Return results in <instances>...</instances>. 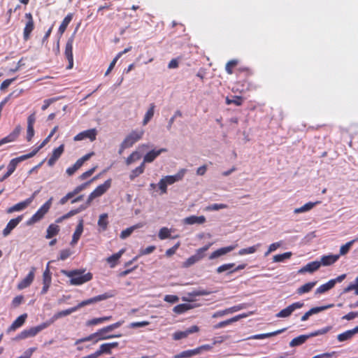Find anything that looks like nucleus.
<instances>
[{
	"label": "nucleus",
	"mask_w": 358,
	"mask_h": 358,
	"mask_svg": "<svg viewBox=\"0 0 358 358\" xmlns=\"http://www.w3.org/2000/svg\"><path fill=\"white\" fill-rule=\"evenodd\" d=\"M67 277L70 278V283L73 285H82L85 282L90 281L92 278L91 273H84L83 270H73V271H62Z\"/></svg>",
	"instance_id": "nucleus-1"
},
{
	"label": "nucleus",
	"mask_w": 358,
	"mask_h": 358,
	"mask_svg": "<svg viewBox=\"0 0 358 358\" xmlns=\"http://www.w3.org/2000/svg\"><path fill=\"white\" fill-rule=\"evenodd\" d=\"M187 170L182 169L180 170L176 175L166 176L161 178L157 184V187L160 190V194H164L167 192L168 185L174 184L175 182L182 180Z\"/></svg>",
	"instance_id": "nucleus-2"
},
{
	"label": "nucleus",
	"mask_w": 358,
	"mask_h": 358,
	"mask_svg": "<svg viewBox=\"0 0 358 358\" xmlns=\"http://www.w3.org/2000/svg\"><path fill=\"white\" fill-rule=\"evenodd\" d=\"M53 198L50 197L32 216L27 220V225H31L40 221L50 210Z\"/></svg>",
	"instance_id": "nucleus-3"
},
{
	"label": "nucleus",
	"mask_w": 358,
	"mask_h": 358,
	"mask_svg": "<svg viewBox=\"0 0 358 358\" xmlns=\"http://www.w3.org/2000/svg\"><path fill=\"white\" fill-rule=\"evenodd\" d=\"M48 327V324H46L45 322L41 323V324L33 327L29 329H27L21 331L15 338V339H25L27 338H31L35 336L37 334H38L42 330L46 329Z\"/></svg>",
	"instance_id": "nucleus-4"
},
{
	"label": "nucleus",
	"mask_w": 358,
	"mask_h": 358,
	"mask_svg": "<svg viewBox=\"0 0 358 358\" xmlns=\"http://www.w3.org/2000/svg\"><path fill=\"white\" fill-rule=\"evenodd\" d=\"M115 294L116 293L115 291H109L103 294H100L91 299L83 301L80 303H79L76 307L77 308L78 310L79 308L84 307L85 306L91 305L92 303L113 297Z\"/></svg>",
	"instance_id": "nucleus-5"
},
{
	"label": "nucleus",
	"mask_w": 358,
	"mask_h": 358,
	"mask_svg": "<svg viewBox=\"0 0 358 358\" xmlns=\"http://www.w3.org/2000/svg\"><path fill=\"white\" fill-rule=\"evenodd\" d=\"M346 278L345 274H342L334 279L329 280L327 282L320 285L316 289V294H323L332 289L337 282H341Z\"/></svg>",
	"instance_id": "nucleus-6"
},
{
	"label": "nucleus",
	"mask_w": 358,
	"mask_h": 358,
	"mask_svg": "<svg viewBox=\"0 0 358 358\" xmlns=\"http://www.w3.org/2000/svg\"><path fill=\"white\" fill-rule=\"evenodd\" d=\"M144 134V131L142 129H136L129 133L124 139L123 142L129 147L131 148L137 141L142 138Z\"/></svg>",
	"instance_id": "nucleus-7"
},
{
	"label": "nucleus",
	"mask_w": 358,
	"mask_h": 358,
	"mask_svg": "<svg viewBox=\"0 0 358 358\" xmlns=\"http://www.w3.org/2000/svg\"><path fill=\"white\" fill-rule=\"evenodd\" d=\"M303 306V303L302 302H295L292 304L289 305L287 308L282 309L279 313L276 314L277 317L285 318L288 317L292 315V313L295 311L296 309H299L302 308Z\"/></svg>",
	"instance_id": "nucleus-8"
},
{
	"label": "nucleus",
	"mask_w": 358,
	"mask_h": 358,
	"mask_svg": "<svg viewBox=\"0 0 358 358\" xmlns=\"http://www.w3.org/2000/svg\"><path fill=\"white\" fill-rule=\"evenodd\" d=\"M97 131L96 129H91L78 134L73 138L75 141H83L89 138L91 141L96 139Z\"/></svg>",
	"instance_id": "nucleus-9"
},
{
	"label": "nucleus",
	"mask_w": 358,
	"mask_h": 358,
	"mask_svg": "<svg viewBox=\"0 0 358 358\" xmlns=\"http://www.w3.org/2000/svg\"><path fill=\"white\" fill-rule=\"evenodd\" d=\"M73 36L69 38L66 43L65 47V56L69 61V66L68 69H71L73 65Z\"/></svg>",
	"instance_id": "nucleus-10"
},
{
	"label": "nucleus",
	"mask_w": 358,
	"mask_h": 358,
	"mask_svg": "<svg viewBox=\"0 0 358 358\" xmlns=\"http://www.w3.org/2000/svg\"><path fill=\"white\" fill-rule=\"evenodd\" d=\"M199 328L196 325H193L185 331H178L173 334V338L176 341L180 340L187 337L189 334L198 332Z\"/></svg>",
	"instance_id": "nucleus-11"
},
{
	"label": "nucleus",
	"mask_w": 358,
	"mask_h": 358,
	"mask_svg": "<svg viewBox=\"0 0 358 358\" xmlns=\"http://www.w3.org/2000/svg\"><path fill=\"white\" fill-rule=\"evenodd\" d=\"M25 17L27 20L23 31V37L25 41L29 38L30 34L34 28V24L32 15L30 13L25 14Z\"/></svg>",
	"instance_id": "nucleus-12"
},
{
	"label": "nucleus",
	"mask_w": 358,
	"mask_h": 358,
	"mask_svg": "<svg viewBox=\"0 0 358 358\" xmlns=\"http://www.w3.org/2000/svg\"><path fill=\"white\" fill-rule=\"evenodd\" d=\"M49 264H50V262L48 263L46 268L43 274V287L41 292V294H45L47 293V292L50 286V284H51L52 278H51V273H50V268H49Z\"/></svg>",
	"instance_id": "nucleus-13"
},
{
	"label": "nucleus",
	"mask_w": 358,
	"mask_h": 358,
	"mask_svg": "<svg viewBox=\"0 0 358 358\" xmlns=\"http://www.w3.org/2000/svg\"><path fill=\"white\" fill-rule=\"evenodd\" d=\"M35 271L36 268L34 267H32L29 273L27 274V275L18 283L17 288L19 289H25L31 284L34 279Z\"/></svg>",
	"instance_id": "nucleus-14"
},
{
	"label": "nucleus",
	"mask_w": 358,
	"mask_h": 358,
	"mask_svg": "<svg viewBox=\"0 0 358 358\" xmlns=\"http://www.w3.org/2000/svg\"><path fill=\"white\" fill-rule=\"evenodd\" d=\"M77 311V308L76 306L68 308L66 310H64L62 311H59L57 313H55L50 320L48 321H46L45 323L48 324V327L52 324L53 322H55L59 318L67 316L69 315H71V313Z\"/></svg>",
	"instance_id": "nucleus-15"
},
{
	"label": "nucleus",
	"mask_w": 358,
	"mask_h": 358,
	"mask_svg": "<svg viewBox=\"0 0 358 358\" xmlns=\"http://www.w3.org/2000/svg\"><path fill=\"white\" fill-rule=\"evenodd\" d=\"M248 316V315L246 313H243V314L236 315L230 319H228L227 320H224V321H222V322H220L216 324L215 325L213 326V329H217L224 328L226 326L229 325L234 322H236L240 320L241 319L245 318Z\"/></svg>",
	"instance_id": "nucleus-16"
},
{
	"label": "nucleus",
	"mask_w": 358,
	"mask_h": 358,
	"mask_svg": "<svg viewBox=\"0 0 358 358\" xmlns=\"http://www.w3.org/2000/svg\"><path fill=\"white\" fill-rule=\"evenodd\" d=\"M167 152L166 148H161L159 150H152L148 152L143 157V163H151L159 155L163 152Z\"/></svg>",
	"instance_id": "nucleus-17"
},
{
	"label": "nucleus",
	"mask_w": 358,
	"mask_h": 358,
	"mask_svg": "<svg viewBox=\"0 0 358 358\" xmlns=\"http://www.w3.org/2000/svg\"><path fill=\"white\" fill-rule=\"evenodd\" d=\"M22 220V215H19L16 218L10 220L7 224L6 227L3 230V236H8L11 231L14 229L17 225Z\"/></svg>",
	"instance_id": "nucleus-18"
},
{
	"label": "nucleus",
	"mask_w": 358,
	"mask_h": 358,
	"mask_svg": "<svg viewBox=\"0 0 358 358\" xmlns=\"http://www.w3.org/2000/svg\"><path fill=\"white\" fill-rule=\"evenodd\" d=\"M206 217L203 215L196 216L191 215L184 218L182 222L184 224L192 225V224H202L206 222Z\"/></svg>",
	"instance_id": "nucleus-19"
},
{
	"label": "nucleus",
	"mask_w": 358,
	"mask_h": 358,
	"mask_svg": "<svg viewBox=\"0 0 358 358\" xmlns=\"http://www.w3.org/2000/svg\"><path fill=\"white\" fill-rule=\"evenodd\" d=\"M31 203V199H27L26 200L21 201L15 205L8 208L6 210L7 213H13L14 212H18L23 210Z\"/></svg>",
	"instance_id": "nucleus-20"
},
{
	"label": "nucleus",
	"mask_w": 358,
	"mask_h": 358,
	"mask_svg": "<svg viewBox=\"0 0 358 358\" xmlns=\"http://www.w3.org/2000/svg\"><path fill=\"white\" fill-rule=\"evenodd\" d=\"M321 266V263L318 261H314L309 262L302 268H301L299 271V273H313L318 270Z\"/></svg>",
	"instance_id": "nucleus-21"
},
{
	"label": "nucleus",
	"mask_w": 358,
	"mask_h": 358,
	"mask_svg": "<svg viewBox=\"0 0 358 358\" xmlns=\"http://www.w3.org/2000/svg\"><path fill=\"white\" fill-rule=\"evenodd\" d=\"M333 306H334V304H329L327 306L313 308L310 309L308 312H306L301 317V320L302 322L306 321L309 318V317L313 315V314L318 313L322 310H324L331 308Z\"/></svg>",
	"instance_id": "nucleus-22"
},
{
	"label": "nucleus",
	"mask_w": 358,
	"mask_h": 358,
	"mask_svg": "<svg viewBox=\"0 0 358 358\" xmlns=\"http://www.w3.org/2000/svg\"><path fill=\"white\" fill-rule=\"evenodd\" d=\"M236 245H229V246H227V247L221 248L215 250V252H212L210 254V255L209 256V259H216V258H217V257H219L220 256L224 255L227 253L230 252L232 250H234L236 248Z\"/></svg>",
	"instance_id": "nucleus-23"
},
{
	"label": "nucleus",
	"mask_w": 358,
	"mask_h": 358,
	"mask_svg": "<svg viewBox=\"0 0 358 358\" xmlns=\"http://www.w3.org/2000/svg\"><path fill=\"white\" fill-rule=\"evenodd\" d=\"M111 186V179H108L104 183L99 185L92 193L99 197L103 194Z\"/></svg>",
	"instance_id": "nucleus-24"
},
{
	"label": "nucleus",
	"mask_w": 358,
	"mask_h": 358,
	"mask_svg": "<svg viewBox=\"0 0 358 358\" xmlns=\"http://www.w3.org/2000/svg\"><path fill=\"white\" fill-rule=\"evenodd\" d=\"M356 334H358V326L352 329L348 330L337 336V339L339 342H343L351 339Z\"/></svg>",
	"instance_id": "nucleus-25"
},
{
	"label": "nucleus",
	"mask_w": 358,
	"mask_h": 358,
	"mask_svg": "<svg viewBox=\"0 0 358 358\" xmlns=\"http://www.w3.org/2000/svg\"><path fill=\"white\" fill-rule=\"evenodd\" d=\"M64 145H61L57 148H55L52 154V156L48 161V164L50 166H53L57 160L60 157V156L62 155L64 152Z\"/></svg>",
	"instance_id": "nucleus-26"
},
{
	"label": "nucleus",
	"mask_w": 358,
	"mask_h": 358,
	"mask_svg": "<svg viewBox=\"0 0 358 358\" xmlns=\"http://www.w3.org/2000/svg\"><path fill=\"white\" fill-rule=\"evenodd\" d=\"M83 231V220H80L76 227V231L73 234L72 240L71 241V245H75L80 239Z\"/></svg>",
	"instance_id": "nucleus-27"
},
{
	"label": "nucleus",
	"mask_w": 358,
	"mask_h": 358,
	"mask_svg": "<svg viewBox=\"0 0 358 358\" xmlns=\"http://www.w3.org/2000/svg\"><path fill=\"white\" fill-rule=\"evenodd\" d=\"M27 317V315L26 313L21 315L19 316L10 326V327L8 329V331H15L17 329L20 328L23 325Z\"/></svg>",
	"instance_id": "nucleus-28"
},
{
	"label": "nucleus",
	"mask_w": 358,
	"mask_h": 358,
	"mask_svg": "<svg viewBox=\"0 0 358 358\" xmlns=\"http://www.w3.org/2000/svg\"><path fill=\"white\" fill-rule=\"evenodd\" d=\"M37 153V150H33L31 152L27 155H21L18 157L14 158L10 161L11 164H13L15 167H17V164L27 159H29L34 157Z\"/></svg>",
	"instance_id": "nucleus-29"
},
{
	"label": "nucleus",
	"mask_w": 358,
	"mask_h": 358,
	"mask_svg": "<svg viewBox=\"0 0 358 358\" xmlns=\"http://www.w3.org/2000/svg\"><path fill=\"white\" fill-rule=\"evenodd\" d=\"M339 259V255H329L322 256L321 258V266H329L335 263Z\"/></svg>",
	"instance_id": "nucleus-30"
},
{
	"label": "nucleus",
	"mask_w": 358,
	"mask_h": 358,
	"mask_svg": "<svg viewBox=\"0 0 358 358\" xmlns=\"http://www.w3.org/2000/svg\"><path fill=\"white\" fill-rule=\"evenodd\" d=\"M320 201L316 202H308L304 204L303 206L300 208H295L294 213L296 214L305 213L311 210L313 207H315L317 204L320 203Z\"/></svg>",
	"instance_id": "nucleus-31"
},
{
	"label": "nucleus",
	"mask_w": 358,
	"mask_h": 358,
	"mask_svg": "<svg viewBox=\"0 0 358 358\" xmlns=\"http://www.w3.org/2000/svg\"><path fill=\"white\" fill-rule=\"evenodd\" d=\"M59 232V227L56 224H51L47 229V234L45 238L48 239L52 238L57 236Z\"/></svg>",
	"instance_id": "nucleus-32"
},
{
	"label": "nucleus",
	"mask_w": 358,
	"mask_h": 358,
	"mask_svg": "<svg viewBox=\"0 0 358 358\" xmlns=\"http://www.w3.org/2000/svg\"><path fill=\"white\" fill-rule=\"evenodd\" d=\"M143 227V224L142 223H139V224H137L136 225H134V226H131L129 228H127L126 229L123 230L120 235V237L121 239H125L127 238V237H129L131 234L132 232L136 229H138V228H141Z\"/></svg>",
	"instance_id": "nucleus-33"
},
{
	"label": "nucleus",
	"mask_w": 358,
	"mask_h": 358,
	"mask_svg": "<svg viewBox=\"0 0 358 358\" xmlns=\"http://www.w3.org/2000/svg\"><path fill=\"white\" fill-rule=\"evenodd\" d=\"M72 18H73L72 13L68 14L64 17V19L63 20L62 24H60V26L59 27V30H58V32L59 33L60 35H62L64 34V32L66 29V27H68V25L71 22V21L72 20Z\"/></svg>",
	"instance_id": "nucleus-34"
},
{
	"label": "nucleus",
	"mask_w": 358,
	"mask_h": 358,
	"mask_svg": "<svg viewBox=\"0 0 358 358\" xmlns=\"http://www.w3.org/2000/svg\"><path fill=\"white\" fill-rule=\"evenodd\" d=\"M307 340H308V337L305 334L300 335V336L293 338L289 342V346L292 348L299 346V345L303 344Z\"/></svg>",
	"instance_id": "nucleus-35"
},
{
	"label": "nucleus",
	"mask_w": 358,
	"mask_h": 358,
	"mask_svg": "<svg viewBox=\"0 0 358 358\" xmlns=\"http://www.w3.org/2000/svg\"><path fill=\"white\" fill-rule=\"evenodd\" d=\"M261 243H257L249 248H243L238 251V255L243 256L245 255L253 254L257 252V250L259 249V248L261 247Z\"/></svg>",
	"instance_id": "nucleus-36"
},
{
	"label": "nucleus",
	"mask_w": 358,
	"mask_h": 358,
	"mask_svg": "<svg viewBox=\"0 0 358 358\" xmlns=\"http://www.w3.org/2000/svg\"><path fill=\"white\" fill-rule=\"evenodd\" d=\"M155 106L154 103H151L150 105V108L148 110V111L146 112V113L145 114V116H144V118L143 120V125H146L150 122V120L152 118V117L154 115V113H155Z\"/></svg>",
	"instance_id": "nucleus-37"
},
{
	"label": "nucleus",
	"mask_w": 358,
	"mask_h": 358,
	"mask_svg": "<svg viewBox=\"0 0 358 358\" xmlns=\"http://www.w3.org/2000/svg\"><path fill=\"white\" fill-rule=\"evenodd\" d=\"M144 171H145V164L142 162L140 166L136 167L135 169H134L131 172V173L129 175L130 180H134V178H136V177H138V176L142 174L144 172Z\"/></svg>",
	"instance_id": "nucleus-38"
},
{
	"label": "nucleus",
	"mask_w": 358,
	"mask_h": 358,
	"mask_svg": "<svg viewBox=\"0 0 358 358\" xmlns=\"http://www.w3.org/2000/svg\"><path fill=\"white\" fill-rule=\"evenodd\" d=\"M192 306L188 303H182L176 306L173 310L176 314H182L185 313L187 310L191 309Z\"/></svg>",
	"instance_id": "nucleus-39"
},
{
	"label": "nucleus",
	"mask_w": 358,
	"mask_h": 358,
	"mask_svg": "<svg viewBox=\"0 0 358 358\" xmlns=\"http://www.w3.org/2000/svg\"><path fill=\"white\" fill-rule=\"evenodd\" d=\"M285 331V329H279L278 331L268 333V334H257L253 336L252 338L254 339H263L266 338H269L273 336L278 335Z\"/></svg>",
	"instance_id": "nucleus-40"
},
{
	"label": "nucleus",
	"mask_w": 358,
	"mask_h": 358,
	"mask_svg": "<svg viewBox=\"0 0 358 358\" xmlns=\"http://www.w3.org/2000/svg\"><path fill=\"white\" fill-rule=\"evenodd\" d=\"M141 158V153L136 150V151H134L127 159H126V161H125V163L127 166H129L131 165L132 163L138 161V159H140Z\"/></svg>",
	"instance_id": "nucleus-41"
},
{
	"label": "nucleus",
	"mask_w": 358,
	"mask_h": 358,
	"mask_svg": "<svg viewBox=\"0 0 358 358\" xmlns=\"http://www.w3.org/2000/svg\"><path fill=\"white\" fill-rule=\"evenodd\" d=\"M124 250H121L118 252L113 254L110 256L107 259V262L110 264V267H114L116 264L117 261L121 257L122 255L124 253Z\"/></svg>",
	"instance_id": "nucleus-42"
},
{
	"label": "nucleus",
	"mask_w": 358,
	"mask_h": 358,
	"mask_svg": "<svg viewBox=\"0 0 358 358\" xmlns=\"http://www.w3.org/2000/svg\"><path fill=\"white\" fill-rule=\"evenodd\" d=\"M315 284V282L306 283L303 285L301 286L299 288H298L297 293L299 294H302L304 293L309 292L313 288Z\"/></svg>",
	"instance_id": "nucleus-43"
},
{
	"label": "nucleus",
	"mask_w": 358,
	"mask_h": 358,
	"mask_svg": "<svg viewBox=\"0 0 358 358\" xmlns=\"http://www.w3.org/2000/svg\"><path fill=\"white\" fill-rule=\"evenodd\" d=\"M292 255L291 252H287L283 254L274 255L273 257V262H283L286 259H289Z\"/></svg>",
	"instance_id": "nucleus-44"
},
{
	"label": "nucleus",
	"mask_w": 358,
	"mask_h": 358,
	"mask_svg": "<svg viewBox=\"0 0 358 358\" xmlns=\"http://www.w3.org/2000/svg\"><path fill=\"white\" fill-rule=\"evenodd\" d=\"M357 240H358V238H356V239H354L352 241H350L346 243L345 245H343L340 248V253L338 255L339 257L341 255H345L347 253H348L352 245L354 244V243L357 241Z\"/></svg>",
	"instance_id": "nucleus-45"
},
{
	"label": "nucleus",
	"mask_w": 358,
	"mask_h": 358,
	"mask_svg": "<svg viewBox=\"0 0 358 358\" xmlns=\"http://www.w3.org/2000/svg\"><path fill=\"white\" fill-rule=\"evenodd\" d=\"M96 178V177H94L93 179H92L91 180L88 181V182H86L85 183H83L78 186H77L76 187L74 188V189L73 191L71 192V193L72 194V195L73 196H75L76 195H77L78 194H79L80 192L83 191L84 189H85L87 186L90 184V182L93 180H94Z\"/></svg>",
	"instance_id": "nucleus-46"
},
{
	"label": "nucleus",
	"mask_w": 358,
	"mask_h": 358,
	"mask_svg": "<svg viewBox=\"0 0 358 358\" xmlns=\"http://www.w3.org/2000/svg\"><path fill=\"white\" fill-rule=\"evenodd\" d=\"M212 245V243H208V245L196 250L195 254L194 255L199 261L205 257V252L209 249V248Z\"/></svg>",
	"instance_id": "nucleus-47"
},
{
	"label": "nucleus",
	"mask_w": 358,
	"mask_h": 358,
	"mask_svg": "<svg viewBox=\"0 0 358 358\" xmlns=\"http://www.w3.org/2000/svg\"><path fill=\"white\" fill-rule=\"evenodd\" d=\"M108 219V215L106 213L101 214L99 216V220H98V225L103 231H105L107 228L108 222L107 220Z\"/></svg>",
	"instance_id": "nucleus-48"
},
{
	"label": "nucleus",
	"mask_w": 358,
	"mask_h": 358,
	"mask_svg": "<svg viewBox=\"0 0 358 358\" xmlns=\"http://www.w3.org/2000/svg\"><path fill=\"white\" fill-rule=\"evenodd\" d=\"M211 292L205 289H197L193 290L192 292H188L187 296L189 297H196L200 296H207L210 294Z\"/></svg>",
	"instance_id": "nucleus-49"
},
{
	"label": "nucleus",
	"mask_w": 358,
	"mask_h": 358,
	"mask_svg": "<svg viewBox=\"0 0 358 358\" xmlns=\"http://www.w3.org/2000/svg\"><path fill=\"white\" fill-rule=\"evenodd\" d=\"M15 169L16 167L13 164L9 162L7 166V172H6V173L0 178V182L4 181L9 176H10L15 171Z\"/></svg>",
	"instance_id": "nucleus-50"
},
{
	"label": "nucleus",
	"mask_w": 358,
	"mask_h": 358,
	"mask_svg": "<svg viewBox=\"0 0 358 358\" xmlns=\"http://www.w3.org/2000/svg\"><path fill=\"white\" fill-rule=\"evenodd\" d=\"M234 266H235L234 263L225 264H223V265L219 266L216 271H217V273H221L222 272L227 271L228 274H230L229 271H231L232 269H234Z\"/></svg>",
	"instance_id": "nucleus-51"
},
{
	"label": "nucleus",
	"mask_w": 358,
	"mask_h": 358,
	"mask_svg": "<svg viewBox=\"0 0 358 358\" xmlns=\"http://www.w3.org/2000/svg\"><path fill=\"white\" fill-rule=\"evenodd\" d=\"M124 323L123 320L118 321L114 324H112L110 325H108L106 327H103L101 329L102 332H110L114 330L115 329H117L120 327L122 324Z\"/></svg>",
	"instance_id": "nucleus-52"
},
{
	"label": "nucleus",
	"mask_w": 358,
	"mask_h": 358,
	"mask_svg": "<svg viewBox=\"0 0 358 358\" xmlns=\"http://www.w3.org/2000/svg\"><path fill=\"white\" fill-rule=\"evenodd\" d=\"M158 236L161 240L169 238L171 236V229L167 227H162L159 231Z\"/></svg>",
	"instance_id": "nucleus-53"
},
{
	"label": "nucleus",
	"mask_w": 358,
	"mask_h": 358,
	"mask_svg": "<svg viewBox=\"0 0 358 358\" xmlns=\"http://www.w3.org/2000/svg\"><path fill=\"white\" fill-rule=\"evenodd\" d=\"M101 331H96V333H94L87 337L80 338L76 341L75 344L78 345L79 343L92 341L93 339L96 338V337L98 336V334H101Z\"/></svg>",
	"instance_id": "nucleus-54"
},
{
	"label": "nucleus",
	"mask_w": 358,
	"mask_h": 358,
	"mask_svg": "<svg viewBox=\"0 0 358 358\" xmlns=\"http://www.w3.org/2000/svg\"><path fill=\"white\" fill-rule=\"evenodd\" d=\"M282 245V241L275 242L271 244L268 250L264 253V257H267L270 253L275 251L278 248Z\"/></svg>",
	"instance_id": "nucleus-55"
},
{
	"label": "nucleus",
	"mask_w": 358,
	"mask_h": 358,
	"mask_svg": "<svg viewBox=\"0 0 358 358\" xmlns=\"http://www.w3.org/2000/svg\"><path fill=\"white\" fill-rule=\"evenodd\" d=\"M94 153L93 152H92L90 153H88V154L84 155L79 159H78L76 161V162L75 163V164H76V166H78V168L80 169L83 166L84 162L89 160L90 159V157L94 155Z\"/></svg>",
	"instance_id": "nucleus-56"
},
{
	"label": "nucleus",
	"mask_w": 358,
	"mask_h": 358,
	"mask_svg": "<svg viewBox=\"0 0 358 358\" xmlns=\"http://www.w3.org/2000/svg\"><path fill=\"white\" fill-rule=\"evenodd\" d=\"M228 206L224 203H213L207 207L208 210H219L220 209L227 208Z\"/></svg>",
	"instance_id": "nucleus-57"
},
{
	"label": "nucleus",
	"mask_w": 358,
	"mask_h": 358,
	"mask_svg": "<svg viewBox=\"0 0 358 358\" xmlns=\"http://www.w3.org/2000/svg\"><path fill=\"white\" fill-rule=\"evenodd\" d=\"M20 127L17 126L10 134L6 136L9 139V142H12L15 140V138L20 134Z\"/></svg>",
	"instance_id": "nucleus-58"
},
{
	"label": "nucleus",
	"mask_w": 358,
	"mask_h": 358,
	"mask_svg": "<svg viewBox=\"0 0 358 358\" xmlns=\"http://www.w3.org/2000/svg\"><path fill=\"white\" fill-rule=\"evenodd\" d=\"M180 116H182L181 112L180 110H176L175 112L174 115L169 120V123L166 126L168 130H170L171 129L172 124L175 122V119L177 117H180Z\"/></svg>",
	"instance_id": "nucleus-59"
},
{
	"label": "nucleus",
	"mask_w": 358,
	"mask_h": 358,
	"mask_svg": "<svg viewBox=\"0 0 358 358\" xmlns=\"http://www.w3.org/2000/svg\"><path fill=\"white\" fill-rule=\"evenodd\" d=\"M72 252L69 249H65L60 251L59 259L65 260L71 255Z\"/></svg>",
	"instance_id": "nucleus-60"
},
{
	"label": "nucleus",
	"mask_w": 358,
	"mask_h": 358,
	"mask_svg": "<svg viewBox=\"0 0 358 358\" xmlns=\"http://www.w3.org/2000/svg\"><path fill=\"white\" fill-rule=\"evenodd\" d=\"M199 259L194 256L192 255L189 257L185 262H184V266L185 267H189L195 263L198 262Z\"/></svg>",
	"instance_id": "nucleus-61"
},
{
	"label": "nucleus",
	"mask_w": 358,
	"mask_h": 358,
	"mask_svg": "<svg viewBox=\"0 0 358 358\" xmlns=\"http://www.w3.org/2000/svg\"><path fill=\"white\" fill-rule=\"evenodd\" d=\"M237 63L238 62L236 60H231V61L228 62L225 66L226 71L229 74H231L233 73L232 68L234 66H235L237 64Z\"/></svg>",
	"instance_id": "nucleus-62"
},
{
	"label": "nucleus",
	"mask_w": 358,
	"mask_h": 358,
	"mask_svg": "<svg viewBox=\"0 0 358 358\" xmlns=\"http://www.w3.org/2000/svg\"><path fill=\"white\" fill-rule=\"evenodd\" d=\"M164 300L166 302L174 303L179 301V298L176 295L167 294L164 296Z\"/></svg>",
	"instance_id": "nucleus-63"
},
{
	"label": "nucleus",
	"mask_w": 358,
	"mask_h": 358,
	"mask_svg": "<svg viewBox=\"0 0 358 358\" xmlns=\"http://www.w3.org/2000/svg\"><path fill=\"white\" fill-rule=\"evenodd\" d=\"M36 348H31L27 349L24 353L17 358H30L33 352L36 350Z\"/></svg>",
	"instance_id": "nucleus-64"
}]
</instances>
